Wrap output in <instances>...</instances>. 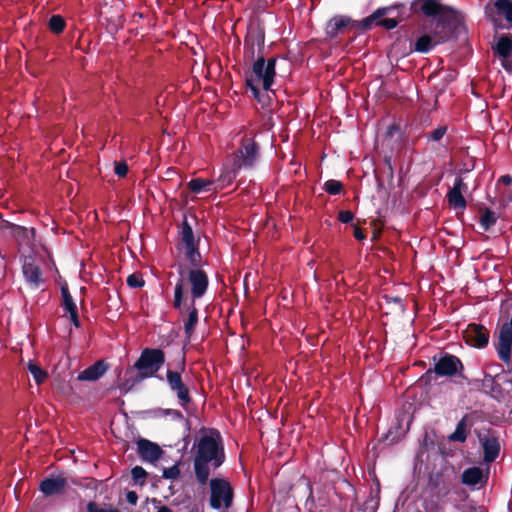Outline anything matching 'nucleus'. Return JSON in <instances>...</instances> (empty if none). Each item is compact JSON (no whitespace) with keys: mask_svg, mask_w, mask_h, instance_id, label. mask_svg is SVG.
<instances>
[{"mask_svg":"<svg viewBox=\"0 0 512 512\" xmlns=\"http://www.w3.org/2000/svg\"><path fill=\"white\" fill-rule=\"evenodd\" d=\"M210 506L213 509H228L233 502V489L228 481L222 478L210 480Z\"/></svg>","mask_w":512,"mask_h":512,"instance_id":"8","label":"nucleus"},{"mask_svg":"<svg viewBox=\"0 0 512 512\" xmlns=\"http://www.w3.org/2000/svg\"><path fill=\"white\" fill-rule=\"evenodd\" d=\"M28 370L32 374L37 384L43 383L47 378V373L40 366L33 362L28 364Z\"/></svg>","mask_w":512,"mask_h":512,"instance_id":"30","label":"nucleus"},{"mask_svg":"<svg viewBox=\"0 0 512 512\" xmlns=\"http://www.w3.org/2000/svg\"><path fill=\"white\" fill-rule=\"evenodd\" d=\"M195 458L209 461L213 468L222 465L225 459L221 436L216 430L205 432L199 438Z\"/></svg>","mask_w":512,"mask_h":512,"instance_id":"4","label":"nucleus"},{"mask_svg":"<svg viewBox=\"0 0 512 512\" xmlns=\"http://www.w3.org/2000/svg\"><path fill=\"white\" fill-rule=\"evenodd\" d=\"M424 33L416 40L414 50L420 53L431 51L436 45L446 42L450 36V27L443 22H429L423 26Z\"/></svg>","mask_w":512,"mask_h":512,"instance_id":"6","label":"nucleus"},{"mask_svg":"<svg viewBox=\"0 0 512 512\" xmlns=\"http://www.w3.org/2000/svg\"><path fill=\"white\" fill-rule=\"evenodd\" d=\"M466 437V424L465 420L462 419L458 422L455 431L449 436V439L451 441L464 442Z\"/></svg>","mask_w":512,"mask_h":512,"instance_id":"31","label":"nucleus"},{"mask_svg":"<svg viewBox=\"0 0 512 512\" xmlns=\"http://www.w3.org/2000/svg\"><path fill=\"white\" fill-rule=\"evenodd\" d=\"M394 7H385L377 9L373 14L364 20L365 26H370L375 23L377 26H382L388 30L395 28L398 25V20L394 17L383 18L385 15L391 14Z\"/></svg>","mask_w":512,"mask_h":512,"instance_id":"13","label":"nucleus"},{"mask_svg":"<svg viewBox=\"0 0 512 512\" xmlns=\"http://www.w3.org/2000/svg\"><path fill=\"white\" fill-rule=\"evenodd\" d=\"M69 486L68 479L62 475H52L41 481L39 489L46 496L60 494Z\"/></svg>","mask_w":512,"mask_h":512,"instance_id":"14","label":"nucleus"},{"mask_svg":"<svg viewBox=\"0 0 512 512\" xmlns=\"http://www.w3.org/2000/svg\"><path fill=\"white\" fill-rule=\"evenodd\" d=\"M324 189L330 195H337L342 190V184H341L340 181H337V180H333V179L332 180H328L324 184Z\"/></svg>","mask_w":512,"mask_h":512,"instance_id":"34","label":"nucleus"},{"mask_svg":"<svg viewBox=\"0 0 512 512\" xmlns=\"http://www.w3.org/2000/svg\"><path fill=\"white\" fill-rule=\"evenodd\" d=\"M182 242L184 247L194 245V235L191 227L188 224H184L181 233Z\"/></svg>","mask_w":512,"mask_h":512,"instance_id":"33","label":"nucleus"},{"mask_svg":"<svg viewBox=\"0 0 512 512\" xmlns=\"http://www.w3.org/2000/svg\"><path fill=\"white\" fill-rule=\"evenodd\" d=\"M180 475V469L177 465L165 468L163 470V477L166 479H176Z\"/></svg>","mask_w":512,"mask_h":512,"instance_id":"38","label":"nucleus"},{"mask_svg":"<svg viewBox=\"0 0 512 512\" xmlns=\"http://www.w3.org/2000/svg\"><path fill=\"white\" fill-rule=\"evenodd\" d=\"M485 481L483 471L479 467L466 469L462 474V482L467 486H476Z\"/></svg>","mask_w":512,"mask_h":512,"instance_id":"22","label":"nucleus"},{"mask_svg":"<svg viewBox=\"0 0 512 512\" xmlns=\"http://www.w3.org/2000/svg\"><path fill=\"white\" fill-rule=\"evenodd\" d=\"M165 414L172 416L174 419H182L183 417L180 411L174 409L165 410Z\"/></svg>","mask_w":512,"mask_h":512,"instance_id":"43","label":"nucleus"},{"mask_svg":"<svg viewBox=\"0 0 512 512\" xmlns=\"http://www.w3.org/2000/svg\"><path fill=\"white\" fill-rule=\"evenodd\" d=\"M354 237L358 240H363L365 238V235L360 228H356L354 230Z\"/></svg>","mask_w":512,"mask_h":512,"instance_id":"44","label":"nucleus"},{"mask_svg":"<svg viewBox=\"0 0 512 512\" xmlns=\"http://www.w3.org/2000/svg\"><path fill=\"white\" fill-rule=\"evenodd\" d=\"M107 369V364L100 360L79 373L77 379L79 381H96L105 374Z\"/></svg>","mask_w":512,"mask_h":512,"instance_id":"20","label":"nucleus"},{"mask_svg":"<svg viewBox=\"0 0 512 512\" xmlns=\"http://www.w3.org/2000/svg\"><path fill=\"white\" fill-rule=\"evenodd\" d=\"M493 50L503 68L512 72V38L505 35L500 36L496 40Z\"/></svg>","mask_w":512,"mask_h":512,"instance_id":"11","label":"nucleus"},{"mask_svg":"<svg viewBox=\"0 0 512 512\" xmlns=\"http://www.w3.org/2000/svg\"><path fill=\"white\" fill-rule=\"evenodd\" d=\"M461 367L462 364L456 356L445 355L435 363L434 371L440 376H453Z\"/></svg>","mask_w":512,"mask_h":512,"instance_id":"18","label":"nucleus"},{"mask_svg":"<svg viewBox=\"0 0 512 512\" xmlns=\"http://www.w3.org/2000/svg\"><path fill=\"white\" fill-rule=\"evenodd\" d=\"M128 170L129 169H128V165L126 164V162H124V161L115 162L114 172L118 177H120V178L125 177L128 173Z\"/></svg>","mask_w":512,"mask_h":512,"instance_id":"37","label":"nucleus"},{"mask_svg":"<svg viewBox=\"0 0 512 512\" xmlns=\"http://www.w3.org/2000/svg\"><path fill=\"white\" fill-rule=\"evenodd\" d=\"M167 382L170 389L176 393L179 404L186 408L187 405L191 402V397L189 395V390L186 385L182 381V377L179 372L176 371H167Z\"/></svg>","mask_w":512,"mask_h":512,"instance_id":"10","label":"nucleus"},{"mask_svg":"<svg viewBox=\"0 0 512 512\" xmlns=\"http://www.w3.org/2000/svg\"><path fill=\"white\" fill-rule=\"evenodd\" d=\"M49 28L52 32L59 34L65 28V21L60 15H53L49 20Z\"/></svg>","mask_w":512,"mask_h":512,"instance_id":"32","label":"nucleus"},{"mask_svg":"<svg viewBox=\"0 0 512 512\" xmlns=\"http://www.w3.org/2000/svg\"><path fill=\"white\" fill-rule=\"evenodd\" d=\"M131 475L136 482L143 483L145 481L147 474L146 471L141 466H135L131 470Z\"/></svg>","mask_w":512,"mask_h":512,"instance_id":"35","label":"nucleus"},{"mask_svg":"<svg viewBox=\"0 0 512 512\" xmlns=\"http://www.w3.org/2000/svg\"><path fill=\"white\" fill-rule=\"evenodd\" d=\"M128 286L132 288H140L144 285V281L135 274H131L127 278Z\"/></svg>","mask_w":512,"mask_h":512,"instance_id":"40","label":"nucleus"},{"mask_svg":"<svg viewBox=\"0 0 512 512\" xmlns=\"http://www.w3.org/2000/svg\"><path fill=\"white\" fill-rule=\"evenodd\" d=\"M61 292L63 298L62 306L64 310L69 314L74 326L79 327L80 323L78 319V310L72 296L70 295L68 289L65 287L61 288Z\"/></svg>","mask_w":512,"mask_h":512,"instance_id":"21","label":"nucleus"},{"mask_svg":"<svg viewBox=\"0 0 512 512\" xmlns=\"http://www.w3.org/2000/svg\"><path fill=\"white\" fill-rule=\"evenodd\" d=\"M483 451H484V461L486 463L493 462L499 455L500 445L497 439L495 438H486L482 442Z\"/></svg>","mask_w":512,"mask_h":512,"instance_id":"23","label":"nucleus"},{"mask_svg":"<svg viewBox=\"0 0 512 512\" xmlns=\"http://www.w3.org/2000/svg\"><path fill=\"white\" fill-rule=\"evenodd\" d=\"M275 64L276 60L274 58L266 61L263 57H260L254 62L252 70L246 73V86L259 102H262L260 89L269 91L274 83Z\"/></svg>","mask_w":512,"mask_h":512,"instance_id":"3","label":"nucleus"},{"mask_svg":"<svg viewBox=\"0 0 512 512\" xmlns=\"http://www.w3.org/2000/svg\"><path fill=\"white\" fill-rule=\"evenodd\" d=\"M486 13L495 25L506 23L512 28V0H492L486 6Z\"/></svg>","mask_w":512,"mask_h":512,"instance_id":"9","label":"nucleus"},{"mask_svg":"<svg viewBox=\"0 0 512 512\" xmlns=\"http://www.w3.org/2000/svg\"><path fill=\"white\" fill-rule=\"evenodd\" d=\"M410 9L413 13H421L433 18L431 22H443L446 27H450L457 16V12L444 5L441 0H414L411 2Z\"/></svg>","mask_w":512,"mask_h":512,"instance_id":"5","label":"nucleus"},{"mask_svg":"<svg viewBox=\"0 0 512 512\" xmlns=\"http://www.w3.org/2000/svg\"><path fill=\"white\" fill-rule=\"evenodd\" d=\"M499 181L504 183L505 185H509L512 182V177L509 175H504L499 179Z\"/></svg>","mask_w":512,"mask_h":512,"instance_id":"45","label":"nucleus"},{"mask_svg":"<svg viewBox=\"0 0 512 512\" xmlns=\"http://www.w3.org/2000/svg\"><path fill=\"white\" fill-rule=\"evenodd\" d=\"M466 342L473 347L483 348L488 344L489 332L479 324H469L464 332Z\"/></svg>","mask_w":512,"mask_h":512,"instance_id":"12","label":"nucleus"},{"mask_svg":"<svg viewBox=\"0 0 512 512\" xmlns=\"http://www.w3.org/2000/svg\"><path fill=\"white\" fill-rule=\"evenodd\" d=\"M350 23V19L345 16H335L330 19L326 25V33L330 37H335L343 28Z\"/></svg>","mask_w":512,"mask_h":512,"instance_id":"24","label":"nucleus"},{"mask_svg":"<svg viewBox=\"0 0 512 512\" xmlns=\"http://www.w3.org/2000/svg\"><path fill=\"white\" fill-rule=\"evenodd\" d=\"M184 250H185V257H186V259H187V260L189 261V263L193 266L192 268H189V270H190V269H200L198 266H199V264H200V262H201V255H200V253H199V251H198L197 247L195 246V244H194V245H190V246H186V247H184ZM180 265H182V266H183V264H179V265L177 266V268H178ZM184 267H185L186 269H188V267H187V266H185V265H184Z\"/></svg>","mask_w":512,"mask_h":512,"instance_id":"27","label":"nucleus"},{"mask_svg":"<svg viewBox=\"0 0 512 512\" xmlns=\"http://www.w3.org/2000/svg\"><path fill=\"white\" fill-rule=\"evenodd\" d=\"M497 221V216L495 212L490 209H486L484 213L480 217V225L481 227L487 231L491 226H493Z\"/></svg>","mask_w":512,"mask_h":512,"instance_id":"29","label":"nucleus"},{"mask_svg":"<svg viewBox=\"0 0 512 512\" xmlns=\"http://www.w3.org/2000/svg\"><path fill=\"white\" fill-rule=\"evenodd\" d=\"M165 362L164 352L160 349L146 348L135 363V368L143 378L154 376Z\"/></svg>","mask_w":512,"mask_h":512,"instance_id":"7","label":"nucleus"},{"mask_svg":"<svg viewBox=\"0 0 512 512\" xmlns=\"http://www.w3.org/2000/svg\"><path fill=\"white\" fill-rule=\"evenodd\" d=\"M353 218H354L353 213L351 211H347V210L341 211L338 216L339 221L342 223H349L353 220Z\"/></svg>","mask_w":512,"mask_h":512,"instance_id":"41","label":"nucleus"},{"mask_svg":"<svg viewBox=\"0 0 512 512\" xmlns=\"http://www.w3.org/2000/svg\"><path fill=\"white\" fill-rule=\"evenodd\" d=\"M137 450L142 460L149 463H155L163 454L159 445L147 439H140L137 441Z\"/></svg>","mask_w":512,"mask_h":512,"instance_id":"16","label":"nucleus"},{"mask_svg":"<svg viewBox=\"0 0 512 512\" xmlns=\"http://www.w3.org/2000/svg\"><path fill=\"white\" fill-rule=\"evenodd\" d=\"M157 512H171V510L166 506H162Z\"/></svg>","mask_w":512,"mask_h":512,"instance_id":"46","label":"nucleus"},{"mask_svg":"<svg viewBox=\"0 0 512 512\" xmlns=\"http://www.w3.org/2000/svg\"><path fill=\"white\" fill-rule=\"evenodd\" d=\"M466 188L467 187L464 184L463 179L461 177H456L453 187L447 194V199L450 206L460 210H464L466 208V200L463 197V191H465Z\"/></svg>","mask_w":512,"mask_h":512,"instance_id":"19","label":"nucleus"},{"mask_svg":"<svg viewBox=\"0 0 512 512\" xmlns=\"http://www.w3.org/2000/svg\"><path fill=\"white\" fill-rule=\"evenodd\" d=\"M258 158V146L252 139H244L232 155L227 164L224 165L222 172L217 180V189H223L233 183L242 168H251Z\"/></svg>","mask_w":512,"mask_h":512,"instance_id":"2","label":"nucleus"},{"mask_svg":"<svg viewBox=\"0 0 512 512\" xmlns=\"http://www.w3.org/2000/svg\"><path fill=\"white\" fill-rule=\"evenodd\" d=\"M22 272L25 280L32 287L39 288V286L43 284L44 279L42 272L39 266L35 264V261L31 257L25 258L22 266Z\"/></svg>","mask_w":512,"mask_h":512,"instance_id":"17","label":"nucleus"},{"mask_svg":"<svg viewBox=\"0 0 512 512\" xmlns=\"http://www.w3.org/2000/svg\"><path fill=\"white\" fill-rule=\"evenodd\" d=\"M209 461H204L198 458H194V470L197 480L201 484H206L210 475L208 467Z\"/></svg>","mask_w":512,"mask_h":512,"instance_id":"25","label":"nucleus"},{"mask_svg":"<svg viewBox=\"0 0 512 512\" xmlns=\"http://www.w3.org/2000/svg\"><path fill=\"white\" fill-rule=\"evenodd\" d=\"M212 185V180L203 178H194L187 183V187L189 188V190L195 194L211 191Z\"/></svg>","mask_w":512,"mask_h":512,"instance_id":"26","label":"nucleus"},{"mask_svg":"<svg viewBox=\"0 0 512 512\" xmlns=\"http://www.w3.org/2000/svg\"><path fill=\"white\" fill-rule=\"evenodd\" d=\"M209 286L207 273L202 269H186L178 267V279L174 288L173 306L180 313L187 312L184 331L187 338L194 333L198 323V310L195 301L205 295Z\"/></svg>","mask_w":512,"mask_h":512,"instance_id":"1","label":"nucleus"},{"mask_svg":"<svg viewBox=\"0 0 512 512\" xmlns=\"http://www.w3.org/2000/svg\"><path fill=\"white\" fill-rule=\"evenodd\" d=\"M15 236L18 239L20 245L31 246L34 238V229L18 227L15 230Z\"/></svg>","mask_w":512,"mask_h":512,"instance_id":"28","label":"nucleus"},{"mask_svg":"<svg viewBox=\"0 0 512 512\" xmlns=\"http://www.w3.org/2000/svg\"><path fill=\"white\" fill-rule=\"evenodd\" d=\"M512 347V330L508 325L501 327L497 345L499 358L506 364L510 362Z\"/></svg>","mask_w":512,"mask_h":512,"instance_id":"15","label":"nucleus"},{"mask_svg":"<svg viewBox=\"0 0 512 512\" xmlns=\"http://www.w3.org/2000/svg\"><path fill=\"white\" fill-rule=\"evenodd\" d=\"M126 500L129 504L131 505H136L137 503V500H138V496L136 494V492L134 491H129L127 492L126 494Z\"/></svg>","mask_w":512,"mask_h":512,"instance_id":"42","label":"nucleus"},{"mask_svg":"<svg viewBox=\"0 0 512 512\" xmlns=\"http://www.w3.org/2000/svg\"><path fill=\"white\" fill-rule=\"evenodd\" d=\"M87 512H120V511L118 509L111 508V507L103 508L95 502H89L87 504Z\"/></svg>","mask_w":512,"mask_h":512,"instance_id":"36","label":"nucleus"},{"mask_svg":"<svg viewBox=\"0 0 512 512\" xmlns=\"http://www.w3.org/2000/svg\"><path fill=\"white\" fill-rule=\"evenodd\" d=\"M446 130H447L446 127L440 126L430 133V135L428 136V139L431 141L437 142L443 138V136L446 133Z\"/></svg>","mask_w":512,"mask_h":512,"instance_id":"39","label":"nucleus"}]
</instances>
